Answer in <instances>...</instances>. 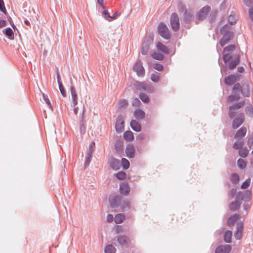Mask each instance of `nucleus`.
I'll list each match as a JSON object with an SVG mask.
<instances>
[{
  "label": "nucleus",
  "instance_id": "nucleus-1",
  "mask_svg": "<svg viewBox=\"0 0 253 253\" xmlns=\"http://www.w3.org/2000/svg\"><path fill=\"white\" fill-rule=\"evenodd\" d=\"M225 20L226 19L223 18L219 23V26H222L220 29V32L223 36L219 41V43L222 47L228 43L234 37L233 33L230 31V26L225 24Z\"/></svg>",
  "mask_w": 253,
  "mask_h": 253
},
{
  "label": "nucleus",
  "instance_id": "nucleus-11",
  "mask_svg": "<svg viewBox=\"0 0 253 253\" xmlns=\"http://www.w3.org/2000/svg\"><path fill=\"white\" fill-rule=\"evenodd\" d=\"M136 88L142 89L149 93H152L154 91V87L152 85L144 83H139L136 86Z\"/></svg>",
  "mask_w": 253,
  "mask_h": 253
},
{
  "label": "nucleus",
  "instance_id": "nucleus-39",
  "mask_svg": "<svg viewBox=\"0 0 253 253\" xmlns=\"http://www.w3.org/2000/svg\"><path fill=\"white\" fill-rule=\"evenodd\" d=\"M145 115V112H134V116L137 120L143 119Z\"/></svg>",
  "mask_w": 253,
  "mask_h": 253
},
{
  "label": "nucleus",
  "instance_id": "nucleus-41",
  "mask_svg": "<svg viewBox=\"0 0 253 253\" xmlns=\"http://www.w3.org/2000/svg\"><path fill=\"white\" fill-rule=\"evenodd\" d=\"M237 22V18L235 14L231 13L228 17V22L230 25L235 24Z\"/></svg>",
  "mask_w": 253,
  "mask_h": 253
},
{
  "label": "nucleus",
  "instance_id": "nucleus-26",
  "mask_svg": "<svg viewBox=\"0 0 253 253\" xmlns=\"http://www.w3.org/2000/svg\"><path fill=\"white\" fill-rule=\"evenodd\" d=\"M239 218V215L238 214L235 213L233 214L228 218L227 220V225L229 226L233 225Z\"/></svg>",
  "mask_w": 253,
  "mask_h": 253
},
{
  "label": "nucleus",
  "instance_id": "nucleus-12",
  "mask_svg": "<svg viewBox=\"0 0 253 253\" xmlns=\"http://www.w3.org/2000/svg\"><path fill=\"white\" fill-rule=\"evenodd\" d=\"M237 199L241 201H248L250 200L251 192L249 190H246L244 192H239L237 195Z\"/></svg>",
  "mask_w": 253,
  "mask_h": 253
},
{
  "label": "nucleus",
  "instance_id": "nucleus-9",
  "mask_svg": "<svg viewBox=\"0 0 253 253\" xmlns=\"http://www.w3.org/2000/svg\"><path fill=\"white\" fill-rule=\"evenodd\" d=\"M133 71L135 72L138 76H143L145 74L144 69L140 60H138L133 66Z\"/></svg>",
  "mask_w": 253,
  "mask_h": 253
},
{
  "label": "nucleus",
  "instance_id": "nucleus-53",
  "mask_svg": "<svg viewBox=\"0 0 253 253\" xmlns=\"http://www.w3.org/2000/svg\"><path fill=\"white\" fill-rule=\"evenodd\" d=\"M237 228L235 232L242 233L243 229V223L241 222H238L237 223Z\"/></svg>",
  "mask_w": 253,
  "mask_h": 253
},
{
  "label": "nucleus",
  "instance_id": "nucleus-46",
  "mask_svg": "<svg viewBox=\"0 0 253 253\" xmlns=\"http://www.w3.org/2000/svg\"><path fill=\"white\" fill-rule=\"evenodd\" d=\"M239 155L243 158L246 157L248 155V151L247 149H240L239 151Z\"/></svg>",
  "mask_w": 253,
  "mask_h": 253
},
{
  "label": "nucleus",
  "instance_id": "nucleus-15",
  "mask_svg": "<svg viewBox=\"0 0 253 253\" xmlns=\"http://www.w3.org/2000/svg\"><path fill=\"white\" fill-rule=\"evenodd\" d=\"M240 61V56L239 54H237L234 57V58L228 62V68L229 70H233L239 64Z\"/></svg>",
  "mask_w": 253,
  "mask_h": 253
},
{
  "label": "nucleus",
  "instance_id": "nucleus-28",
  "mask_svg": "<svg viewBox=\"0 0 253 253\" xmlns=\"http://www.w3.org/2000/svg\"><path fill=\"white\" fill-rule=\"evenodd\" d=\"M239 98H240V93L235 92H234L233 95H231L228 96L227 100L228 102L230 103V102H232L235 101H237V100H239Z\"/></svg>",
  "mask_w": 253,
  "mask_h": 253
},
{
  "label": "nucleus",
  "instance_id": "nucleus-5",
  "mask_svg": "<svg viewBox=\"0 0 253 253\" xmlns=\"http://www.w3.org/2000/svg\"><path fill=\"white\" fill-rule=\"evenodd\" d=\"M170 25L172 30L176 32L177 31L180 27L179 18L176 13H173L170 16Z\"/></svg>",
  "mask_w": 253,
  "mask_h": 253
},
{
  "label": "nucleus",
  "instance_id": "nucleus-50",
  "mask_svg": "<svg viewBox=\"0 0 253 253\" xmlns=\"http://www.w3.org/2000/svg\"><path fill=\"white\" fill-rule=\"evenodd\" d=\"M115 150L118 152H122L123 150V147L121 142H116L115 144Z\"/></svg>",
  "mask_w": 253,
  "mask_h": 253
},
{
  "label": "nucleus",
  "instance_id": "nucleus-29",
  "mask_svg": "<svg viewBox=\"0 0 253 253\" xmlns=\"http://www.w3.org/2000/svg\"><path fill=\"white\" fill-rule=\"evenodd\" d=\"M232 233L230 230L226 231L224 235V240L227 243L231 242Z\"/></svg>",
  "mask_w": 253,
  "mask_h": 253
},
{
  "label": "nucleus",
  "instance_id": "nucleus-14",
  "mask_svg": "<svg viewBox=\"0 0 253 253\" xmlns=\"http://www.w3.org/2000/svg\"><path fill=\"white\" fill-rule=\"evenodd\" d=\"M109 166L114 170H118L120 168V161L114 157H111L109 160Z\"/></svg>",
  "mask_w": 253,
  "mask_h": 253
},
{
  "label": "nucleus",
  "instance_id": "nucleus-55",
  "mask_svg": "<svg viewBox=\"0 0 253 253\" xmlns=\"http://www.w3.org/2000/svg\"><path fill=\"white\" fill-rule=\"evenodd\" d=\"M251 182V179L250 178L245 181L241 185L242 189H246L249 187Z\"/></svg>",
  "mask_w": 253,
  "mask_h": 253
},
{
  "label": "nucleus",
  "instance_id": "nucleus-6",
  "mask_svg": "<svg viewBox=\"0 0 253 253\" xmlns=\"http://www.w3.org/2000/svg\"><path fill=\"white\" fill-rule=\"evenodd\" d=\"M244 121V115L243 113H240V114L236 115L233 120L232 126V128L235 129L238 128L243 124Z\"/></svg>",
  "mask_w": 253,
  "mask_h": 253
},
{
  "label": "nucleus",
  "instance_id": "nucleus-63",
  "mask_svg": "<svg viewBox=\"0 0 253 253\" xmlns=\"http://www.w3.org/2000/svg\"><path fill=\"white\" fill-rule=\"evenodd\" d=\"M249 13L250 17L251 20H252V21L253 22V7H251L249 9Z\"/></svg>",
  "mask_w": 253,
  "mask_h": 253
},
{
  "label": "nucleus",
  "instance_id": "nucleus-23",
  "mask_svg": "<svg viewBox=\"0 0 253 253\" xmlns=\"http://www.w3.org/2000/svg\"><path fill=\"white\" fill-rule=\"evenodd\" d=\"M118 241L122 246L126 247L128 244L129 239L125 235H119L118 236Z\"/></svg>",
  "mask_w": 253,
  "mask_h": 253
},
{
  "label": "nucleus",
  "instance_id": "nucleus-17",
  "mask_svg": "<svg viewBox=\"0 0 253 253\" xmlns=\"http://www.w3.org/2000/svg\"><path fill=\"white\" fill-rule=\"evenodd\" d=\"M231 250L230 245H226L224 246L221 245L217 247L215 251V253H229Z\"/></svg>",
  "mask_w": 253,
  "mask_h": 253
},
{
  "label": "nucleus",
  "instance_id": "nucleus-3",
  "mask_svg": "<svg viewBox=\"0 0 253 253\" xmlns=\"http://www.w3.org/2000/svg\"><path fill=\"white\" fill-rule=\"evenodd\" d=\"M153 35L151 34L144 38L142 43L141 51L142 55H146L147 53L149 46L153 43Z\"/></svg>",
  "mask_w": 253,
  "mask_h": 253
},
{
  "label": "nucleus",
  "instance_id": "nucleus-25",
  "mask_svg": "<svg viewBox=\"0 0 253 253\" xmlns=\"http://www.w3.org/2000/svg\"><path fill=\"white\" fill-rule=\"evenodd\" d=\"M130 126L131 128L135 131L139 132L141 130V126L138 122L134 120H132L130 123Z\"/></svg>",
  "mask_w": 253,
  "mask_h": 253
},
{
  "label": "nucleus",
  "instance_id": "nucleus-36",
  "mask_svg": "<svg viewBox=\"0 0 253 253\" xmlns=\"http://www.w3.org/2000/svg\"><path fill=\"white\" fill-rule=\"evenodd\" d=\"M239 179V176L237 173H233L231 175L230 180L233 184H237Z\"/></svg>",
  "mask_w": 253,
  "mask_h": 253
},
{
  "label": "nucleus",
  "instance_id": "nucleus-48",
  "mask_svg": "<svg viewBox=\"0 0 253 253\" xmlns=\"http://www.w3.org/2000/svg\"><path fill=\"white\" fill-rule=\"evenodd\" d=\"M242 87L243 86H241L239 83L235 84L233 87L234 92H237L239 93L241 92Z\"/></svg>",
  "mask_w": 253,
  "mask_h": 253
},
{
  "label": "nucleus",
  "instance_id": "nucleus-2",
  "mask_svg": "<svg viewBox=\"0 0 253 253\" xmlns=\"http://www.w3.org/2000/svg\"><path fill=\"white\" fill-rule=\"evenodd\" d=\"M235 50V44H230L224 48L223 59L225 63H227L233 57L235 56L234 54Z\"/></svg>",
  "mask_w": 253,
  "mask_h": 253
},
{
  "label": "nucleus",
  "instance_id": "nucleus-44",
  "mask_svg": "<svg viewBox=\"0 0 253 253\" xmlns=\"http://www.w3.org/2000/svg\"><path fill=\"white\" fill-rule=\"evenodd\" d=\"M122 164L123 168L124 169H127L129 167V162L126 158H122Z\"/></svg>",
  "mask_w": 253,
  "mask_h": 253
},
{
  "label": "nucleus",
  "instance_id": "nucleus-32",
  "mask_svg": "<svg viewBox=\"0 0 253 253\" xmlns=\"http://www.w3.org/2000/svg\"><path fill=\"white\" fill-rule=\"evenodd\" d=\"M125 216L121 213L117 214L114 218L115 222L117 224L121 223L125 220Z\"/></svg>",
  "mask_w": 253,
  "mask_h": 253
},
{
  "label": "nucleus",
  "instance_id": "nucleus-59",
  "mask_svg": "<svg viewBox=\"0 0 253 253\" xmlns=\"http://www.w3.org/2000/svg\"><path fill=\"white\" fill-rule=\"evenodd\" d=\"M102 15L104 16L105 18H110L111 17V16L110 15L108 11L106 10H104L102 12Z\"/></svg>",
  "mask_w": 253,
  "mask_h": 253
},
{
  "label": "nucleus",
  "instance_id": "nucleus-38",
  "mask_svg": "<svg viewBox=\"0 0 253 253\" xmlns=\"http://www.w3.org/2000/svg\"><path fill=\"white\" fill-rule=\"evenodd\" d=\"M242 94L245 97H249L250 95V91L248 86H243L241 91Z\"/></svg>",
  "mask_w": 253,
  "mask_h": 253
},
{
  "label": "nucleus",
  "instance_id": "nucleus-42",
  "mask_svg": "<svg viewBox=\"0 0 253 253\" xmlns=\"http://www.w3.org/2000/svg\"><path fill=\"white\" fill-rule=\"evenodd\" d=\"M139 98L144 103H147L149 101V98L148 95L143 92H141L139 94Z\"/></svg>",
  "mask_w": 253,
  "mask_h": 253
},
{
  "label": "nucleus",
  "instance_id": "nucleus-19",
  "mask_svg": "<svg viewBox=\"0 0 253 253\" xmlns=\"http://www.w3.org/2000/svg\"><path fill=\"white\" fill-rule=\"evenodd\" d=\"M120 193L124 195H127L130 191V187L127 183H122L120 185Z\"/></svg>",
  "mask_w": 253,
  "mask_h": 253
},
{
  "label": "nucleus",
  "instance_id": "nucleus-4",
  "mask_svg": "<svg viewBox=\"0 0 253 253\" xmlns=\"http://www.w3.org/2000/svg\"><path fill=\"white\" fill-rule=\"evenodd\" d=\"M158 32L161 37L166 40L169 39L171 37V34L169 28L163 22H161L159 24Z\"/></svg>",
  "mask_w": 253,
  "mask_h": 253
},
{
  "label": "nucleus",
  "instance_id": "nucleus-57",
  "mask_svg": "<svg viewBox=\"0 0 253 253\" xmlns=\"http://www.w3.org/2000/svg\"><path fill=\"white\" fill-rule=\"evenodd\" d=\"M0 10L4 14L6 13V10L3 0H0Z\"/></svg>",
  "mask_w": 253,
  "mask_h": 253
},
{
  "label": "nucleus",
  "instance_id": "nucleus-18",
  "mask_svg": "<svg viewBox=\"0 0 253 253\" xmlns=\"http://www.w3.org/2000/svg\"><path fill=\"white\" fill-rule=\"evenodd\" d=\"M126 155L128 158H132L134 157L135 149L132 144H128L126 148Z\"/></svg>",
  "mask_w": 253,
  "mask_h": 253
},
{
  "label": "nucleus",
  "instance_id": "nucleus-51",
  "mask_svg": "<svg viewBox=\"0 0 253 253\" xmlns=\"http://www.w3.org/2000/svg\"><path fill=\"white\" fill-rule=\"evenodd\" d=\"M60 91L63 97L66 96V91L62 84H58Z\"/></svg>",
  "mask_w": 253,
  "mask_h": 253
},
{
  "label": "nucleus",
  "instance_id": "nucleus-43",
  "mask_svg": "<svg viewBox=\"0 0 253 253\" xmlns=\"http://www.w3.org/2000/svg\"><path fill=\"white\" fill-rule=\"evenodd\" d=\"M152 57L158 60H162L164 59V55L160 53L154 52L152 54Z\"/></svg>",
  "mask_w": 253,
  "mask_h": 253
},
{
  "label": "nucleus",
  "instance_id": "nucleus-62",
  "mask_svg": "<svg viewBox=\"0 0 253 253\" xmlns=\"http://www.w3.org/2000/svg\"><path fill=\"white\" fill-rule=\"evenodd\" d=\"M244 3L248 6L253 4V0H243Z\"/></svg>",
  "mask_w": 253,
  "mask_h": 253
},
{
  "label": "nucleus",
  "instance_id": "nucleus-40",
  "mask_svg": "<svg viewBox=\"0 0 253 253\" xmlns=\"http://www.w3.org/2000/svg\"><path fill=\"white\" fill-rule=\"evenodd\" d=\"M237 164L239 168L242 169H244L247 166L246 161L244 160L241 158L238 159L237 161Z\"/></svg>",
  "mask_w": 253,
  "mask_h": 253
},
{
  "label": "nucleus",
  "instance_id": "nucleus-24",
  "mask_svg": "<svg viewBox=\"0 0 253 253\" xmlns=\"http://www.w3.org/2000/svg\"><path fill=\"white\" fill-rule=\"evenodd\" d=\"M120 206L123 211H127L130 209V202L127 199H122Z\"/></svg>",
  "mask_w": 253,
  "mask_h": 253
},
{
  "label": "nucleus",
  "instance_id": "nucleus-34",
  "mask_svg": "<svg viewBox=\"0 0 253 253\" xmlns=\"http://www.w3.org/2000/svg\"><path fill=\"white\" fill-rule=\"evenodd\" d=\"M124 138L126 140H132L134 138L133 133L130 131H126L124 134Z\"/></svg>",
  "mask_w": 253,
  "mask_h": 253
},
{
  "label": "nucleus",
  "instance_id": "nucleus-47",
  "mask_svg": "<svg viewBox=\"0 0 253 253\" xmlns=\"http://www.w3.org/2000/svg\"><path fill=\"white\" fill-rule=\"evenodd\" d=\"M160 79V75L158 73L152 74L151 76V80L152 82L157 83Z\"/></svg>",
  "mask_w": 253,
  "mask_h": 253
},
{
  "label": "nucleus",
  "instance_id": "nucleus-8",
  "mask_svg": "<svg viewBox=\"0 0 253 253\" xmlns=\"http://www.w3.org/2000/svg\"><path fill=\"white\" fill-rule=\"evenodd\" d=\"M210 10L211 7L209 6H205L203 7L197 13V16L198 19L200 20H203L205 19L207 17Z\"/></svg>",
  "mask_w": 253,
  "mask_h": 253
},
{
  "label": "nucleus",
  "instance_id": "nucleus-13",
  "mask_svg": "<svg viewBox=\"0 0 253 253\" xmlns=\"http://www.w3.org/2000/svg\"><path fill=\"white\" fill-rule=\"evenodd\" d=\"M70 91H71V96H72V101H73V106L75 107V108L74 109V111H78V107H75L76 105L78 103V96H77L76 89L75 86H72L70 88Z\"/></svg>",
  "mask_w": 253,
  "mask_h": 253
},
{
  "label": "nucleus",
  "instance_id": "nucleus-45",
  "mask_svg": "<svg viewBox=\"0 0 253 253\" xmlns=\"http://www.w3.org/2000/svg\"><path fill=\"white\" fill-rule=\"evenodd\" d=\"M126 173L125 172L121 171L120 172H118L116 174V177L117 179L120 180H123L126 178Z\"/></svg>",
  "mask_w": 253,
  "mask_h": 253
},
{
  "label": "nucleus",
  "instance_id": "nucleus-10",
  "mask_svg": "<svg viewBox=\"0 0 253 253\" xmlns=\"http://www.w3.org/2000/svg\"><path fill=\"white\" fill-rule=\"evenodd\" d=\"M116 131L120 133L124 129V119L122 115H119L115 126Z\"/></svg>",
  "mask_w": 253,
  "mask_h": 253
},
{
  "label": "nucleus",
  "instance_id": "nucleus-20",
  "mask_svg": "<svg viewBox=\"0 0 253 253\" xmlns=\"http://www.w3.org/2000/svg\"><path fill=\"white\" fill-rule=\"evenodd\" d=\"M241 201L237 199V196L234 201L232 202L229 205V209L232 211L238 210L241 206Z\"/></svg>",
  "mask_w": 253,
  "mask_h": 253
},
{
  "label": "nucleus",
  "instance_id": "nucleus-54",
  "mask_svg": "<svg viewBox=\"0 0 253 253\" xmlns=\"http://www.w3.org/2000/svg\"><path fill=\"white\" fill-rule=\"evenodd\" d=\"M153 68L159 71H162L163 70V66L158 63H154L153 64Z\"/></svg>",
  "mask_w": 253,
  "mask_h": 253
},
{
  "label": "nucleus",
  "instance_id": "nucleus-21",
  "mask_svg": "<svg viewBox=\"0 0 253 253\" xmlns=\"http://www.w3.org/2000/svg\"><path fill=\"white\" fill-rule=\"evenodd\" d=\"M246 133L247 128L243 126L237 131L234 137L236 139H241V138L245 136Z\"/></svg>",
  "mask_w": 253,
  "mask_h": 253
},
{
  "label": "nucleus",
  "instance_id": "nucleus-30",
  "mask_svg": "<svg viewBox=\"0 0 253 253\" xmlns=\"http://www.w3.org/2000/svg\"><path fill=\"white\" fill-rule=\"evenodd\" d=\"M157 47L159 50L163 52V53H169V48H168V47L166 45H164V44L162 43L161 42H158L157 44Z\"/></svg>",
  "mask_w": 253,
  "mask_h": 253
},
{
  "label": "nucleus",
  "instance_id": "nucleus-58",
  "mask_svg": "<svg viewBox=\"0 0 253 253\" xmlns=\"http://www.w3.org/2000/svg\"><path fill=\"white\" fill-rule=\"evenodd\" d=\"M236 192L237 191L235 189H231L228 193L229 197H230L231 199L234 198V197L235 196L236 194Z\"/></svg>",
  "mask_w": 253,
  "mask_h": 253
},
{
  "label": "nucleus",
  "instance_id": "nucleus-56",
  "mask_svg": "<svg viewBox=\"0 0 253 253\" xmlns=\"http://www.w3.org/2000/svg\"><path fill=\"white\" fill-rule=\"evenodd\" d=\"M43 100L45 101V102L49 106V109H50L51 110H52L53 109H52V106L51 105L49 99L48 98L47 96L45 95L44 94H43Z\"/></svg>",
  "mask_w": 253,
  "mask_h": 253
},
{
  "label": "nucleus",
  "instance_id": "nucleus-35",
  "mask_svg": "<svg viewBox=\"0 0 253 253\" xmlns=\"http://www.w3.org/2000/svg\"><path fill=\"white\" fill-rule=\"evenodd\" d=\"M244 145V141L242 139H238L233 144V148L235 149H241Z\"/></svg>",
  "mask_w": 253,
  "mask_h": 253
},
{
  "label": "nucleus",
  "instance_id": "nucleus-22",
  "mask_svg": "<svg viewBox=\"0 0 253 253\" xmlns=\"http://www.w3.org/2000/svg\"><path fill=\"white\" fill-rule=\"evenodd\" d=\"M237 80V77L234 75H230L225 78V83L228 85L233 84Z\"/></svg>",
  "mask_w": 253,
  "mask_h": 253
},
{
  "label": "nucleus",
  "instance_id": "nucleus-7",
  "mask_svg": "<svg viewBox=\"0 0 253 253\" xmlns=\"http://www.w3.org/2000/svg\"><path fill=\"white\" fill-rule=\"evenodd\" d=\"M122 197L120 196L112 195L109 197V203L112 208H116L120 205Z\"/></svg>",
  "mask_w": 253,
  "mask_h": 253
},
{
  "label": "nucleus",
  "instance_id": "nucleus-64",
  "mask_svg": "<svg viewBox=\"0 0 253 253\" xmlns=\"http://www.w3.org/2000/svg\"><path fill=\"white\" fill-rule=\"evenodd\" d=\"M140 103V101L138 98H135L132 102V105L133 106H137L138 104Z\"/></svg>",
  "mask_w": 253,
  "mask_h": 253
},
{
  "label": "nucleus",
  "instance_id": "nucleus-33",
  "mask_svg": "<svg viewBox=\"0 0 253 253\" xmlns=\"http://www.w3.org/2000/svg\"><path fill=\"white\" fill-rule=\"evenodd\" d=\"M128 105V101L126 99H121L119 101L118 107L120 109H126Z\"/></svg>",
  "mask_w": 253,
  "mask_h": 253
},
{
  "label": "nucleus",
  "instance_id": "nucleus-49",
  "mask_svg": "<svg viewBox=\"0 0 253 253\" xmlns=\"http://www.w3.org/2000/svg\"><path fill=\"white\" fill-rule=\"evenodd\" d=\"M4 34L8 37H11L13 35V32L11 28L8 27L3 30Z\"/></svg>",
  "mask_w": 253,
  "mask_h": 253
},
{
  "label": "nucleus",
  "instance_id": "nucleus-16",
  "mask_svg": "<svg viewBox=\"0 0 253 253\" xmlns=\"http://www.w3.org/2000/svg\"><path fill=\"white\" fill-rule=\"evenodd\" d=\"M193 11L191 10H184L183 21L185 23H190L193 20Z\"/></svg>",
  "mask_w": 253,
  "mask_h": 253
},
{
  "label": "nucleus",
  "instance_id": "nucleus-31",
  "mask_svg": "<svg viewBox=\"0 0 253 253\" xmlns=\"http://www.w3.org/2000/svg\"><path fill=\"white\" fill-rule=\"evenodd\" d=\"M84 112H83L82 113L81 121L80 122V132L82 134L84 133L86 130L84 122Z\"/></svg>",
  "mask_w": 253,
  "mask_h": 253
},
{
  "label": "nucleus",
  "instance_id": "nucleus-37",
  "mask_svg": "<svg viewBox=\"0 0 253 253\" xmlns=\"http://www.w3.org/2000/svg\"><path fill=\"white\" fill-rule=\"evenodd\" d=\"M116 249L112 245L107 246L105 248V253H115Z\"/></svg>",
  "mask_w": 253,
  "mask_h": 253
},
{
  "label": "nucleus",
  "instance_id": "nucleus-27",
  "mask_svg": "<svg viewBox=\"0 0 253 253\" xmlns=\"http://www.w3.org/2000/svg\"><path fill=\"white\" fill-rule=\"evenodd\" d=\"M245 104V101L242 100L239 102L235 103L229 106V111L238 110L242 107Z\"/></svg>",
  "mask_w": 253,
  "mask_h": 253
},
{
  "label": "nucleus",
  "instance_id": "nucleus-52",
  "mask_svg": "<svg viewBox=\"0 0 253 253\" xmlns=\"http://www.w3.org/2000/svg\"><path fill=\"white\" fill-rule=\"evenodd\" d=\"M92 158L91 155H86L85 159V162H84V168H86L87 167H88L90 164L91 159Z\"/></svg>",
  "mask_w": 253,
  "mask_h": 253
},
{
  "label": "nucleus",
  "instance_id": "nucleus-60",
  "mask_svg": "<svg viewBox=\"0 0 253 253\" xmlns=\"http://www.w3.org/2000/svg\"><path fill=\"white\" fill-rule=\"evenodd\" d=\"M234 236L237 240H240L242 237V233L235 232Z\"/></svg>",
  "mask_w": 253,
  "mask_h": 253
},
{
  "label": "nucleus",
  "instance_id": "nucleus-61",
  "mask_svg": "<svg viewBox=\"0 0 253 253\" xmlns=\"http://www.w3.org/2000/svg\"><path fill=\"white\" fill-rule=\"evenodd\" d=\"M114 219L113 215L109 214L107 216V220L108 222H111L113 221Z\"/></svg>",
  "mask_w": 253,
  "mask_h": 253
}]
</instances>
